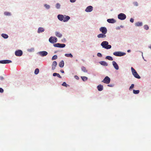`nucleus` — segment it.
<instances>
[{"label":"nucleus","instance_id":"nucleus-1","mask_svg":"<svg viewBox=\"0 0 151 151\" xmlns=\"http://www.w3.org/2000/svg\"><path fill=\"white\" fill-rule=\"evenodd\" d=\"M57 18L58 19L61 21H63L64 22H68L70 19V17L65 15L59 14L57 15Z\"/></svg>","mask_w":151,"mask_h":151},{"label":"nucleus","instance_id":"nucleus-2","mask_svg":"<svg viewBox=\"0 0 151 151\" xmlns=\"http://www.w3.org/2000/svg\"><path fill=\"white\" fill-rule=\"evenodd\" d=\"M101 45L103 48L106 49H109L111 48V46L109 44L108 42L104 41L101 42Z\"/></svg>","mask_w":151,"mask_h":151},{"label":"nucleus","instance_id":"nucleus-3","mask_svg":"<svg viewBox=\"0 0 151 151\" xmlns=\"http://www.w3.org/2000/svg\"><path fill=\"white\" fill-rule=\"evenodd\" d=\"M131 70L132 74L135 78L137 79H140L141 78L140 76L132 67L131 68Z\"/></svg>","mask_w":151,"mask_h":151},{"label":"nucleus","instance_id":"nucleus-4","mask_svg":"<svg viewBox=\"0 0 151 151\" xmlns=\"http://www.w3.org/2000/svg\"><path fill=\"white\" fill-rule=\"evenodd\" d=\"M113 54L117 57H121L126 55V53L121 51H116L113 52Z\"/></svg>","mask_w":151,"mask_h":151},{"label":"nucleus","instance_id":"nucleus-5","mask_svg":"<svg viewBox=\"0 0 151 151\" xmlns=\"http://www.w3.org/2000/svg\"><path fill=\"white\" fill-rule=\"evenodd\" d=\"M49 41L50 43L54 44L57 42L58 39L55 37L51 36L49 39Z\"/></svg>","mask_w":151,"mask_h":151},{"label":"nucleus","instance_id":"nucleus-6","mask_svg":"<svg viewBox=\"0 0 151 151\" xmlns=\"http://www.w3.org/2000/svg\"><path fill=\"white\" fill-rule=\"evenodd\" d=\"M126 17V15L123 13H120L118 15V19L121 20L125 19Z\"/></svg>","mask_w":151,"mask_h":151},{"label":"nucleus","instance_id":"nucleus-7","mask_svg":"<svg viewBox=\"0 0 151 151\" xmlns=\"http://www.w3.org/2000/svg\"><path fill=\"white\" fill-rule=\"evenodd\" d=\"M48 54L47 52L45 51H40L37 53V55L42 57H44L47 56Z\"/></svg>","mask_w":151,"mask_h":151},{"label":"nucleus","instance_id":"nucleus-8","mask_svg":"<svg viewBox=\"0 0 151 151\" xmlns=\"http://www.w3.org/2000/svg\"><path fill=\"white\" fill-rule=\"evenodd\" d=\"M110 81L111 79L108 76H106L101 81V82L106 84H108L110 83Z\"/></svg>","mask_w":151,"mask_h":151},{"label":"nucleus","instance_id":"nucleus-9","mask_svg":"<svg viewBox=\"0 0 151 151\" xmlns=\"http://www.w3.org/2000/svg\"><path fill=\"white\" fill-rule=\"evenodd\" d=\"M53 46L55 47L63 48L65 47L66 45L64 44L56 43L53 44Z\"/></svg>","mask_w":151,"mask_h":151},{"label":"nucleus","instance_id":"nucleus-10","mask_svg":"<svg viewBox=\"0 0 151 151\" xmlns=\"http://www.w3.org/2000/svg\"><path fill=\"white\" fill-rule=\"evenodd\" d=\"M23 54V51L21 50H18L15 52V55L17 56H21Z\"/></svg>","mask_w":151,"mask_h":151},{"label":"nucleus","instance_id":"nucleus-11","mask_svg":"<svg viewBox=\"0 0 151 151\" xmlns=\"http://www.w3.org/2000/svg\"><path fill=\"white\" fill-rule=\"evenodd\" d=\"M99 31L102 33L106 34L107 32V30L106 27H101L99 28Z\"/></svg>","mask_w":151,"mask_h":151},{"label":"nucleus","instance_id":"nucleus-12","mask_svg":"<svg viewBox=\"0 0 151 151\" xmlns=\"http://www.w3.org/2000/svg\"><path fill=\"white\" fill-rule=\"evenodd\" d=\"M93 10V7L91 6H87L86 9L85 11L87 12H90Z\"/></svg>","mask_w":151,"mask_h":151},{"label":"nucleus","instance_id":"nucleus-13","mask_svg":"<svg viewBox=\"0 0 151 151\" xmlns=\"http://www.w3.org/2000/svg\"><path fill=\"white\" fill-rule=\"evenodd\" d=\"M112 64L114 68L116 70L119 69V66L118 64L114 61L112 62Z\"/></svg>","mask_w":151,"mask_h":151},{"label":"nucleus","instance_id":"nucleus-14","mask_svg":"<svg viewBox=\"0 0 151 151\" xmlns=\"http://www.w3.org/2000/svg\"><path fill=\"white\" fill-rule=\"evenodd\" d=\"M57 65V63L56 61H53L52 65V70H54L56 68Z\"/></svg>","mask_w":151,"mask_h":151},{"label":"nucleus","instance_id":"nucleus-15","mask_svg":"<svg viewBox=\"0 0 151 151\" xmlns=\"http://www.w3.org/2000/svg\"><path fill=\"white\" fill-rule=\"evenodd\" d=\"M107 21L109 23L114 24L116 22V20L114 18H111L107 19Z\"/></svg>","mask_w":151,"mask_h":151},{"label":"nucleus","instance_id":"nucleus-16","mask_svg":"<svg viewBox=\"0 0 151 151\" xmlns=\"http://www.w3.org/2000/svg\"><path fill=\"white\" fill-rule=\"evenodd\" d=\"M97 37L98 38H105L106 37V35L105 34L102 33L98 35L97 36Z\"/></svg>","mask_w":151,"mask_h":151},{"label":"nucleus","instance_id":"nucleus-17","mask_svg":"<svg viewBox=\"0 0 151 151\" xmlns=\"http://www.w3.org/2000/svg\"><path fill=\"white\" fill-rule=\"evenodd\" d=\"M97 88L98 90L99 91H101L104 89L103 86L101 84L98 85L97 86Z\"/></svg>","mask_w":151,"mask_h":151},{"label":"nucleus","instance_id":"nucleus-18","mask_svg":"<svg viewBox=\"0 0 151 151\" xmlns=\"http://www.w3.org/2000/svg\"><path fill=\"white\" fill-rule=\"evenodd\" d=\"M45 31L44 29L42 27H39L38 28L37 32L38 33H40Z\"/></svg>","mask_w":151,"mask_h":151},{"label":"nucleus","instance_id":"nucleus-19","mask_svg":"<svg viewBox=\"0 0 151 151\" xmlns=\"http://www.w3.org/2000/svg\"><path fill=\"white\" fill-rule=\"evenodd\" d=\"M55 36L61 38L62 36V34L60 33L58 31H56L55 32Z\"/></svg>","mask_w":151,"mask_h":151},{"label":"nucleus","instance_id":"nucleus-20","mask_svg":"<svg viewBox=\"0 0 151 151\" xmlns=\"http://www.w3.org/2000/svg\"><path fill=\"white\" fill-rule=\"evenodd\" d=\"M99 63L101 65L104 66H107L108 65V63L105 61H101L99 62Z\"/></svg>","mask_w":151,"mask_h":151},{"label":"nucleus","instance_id":"nucleus-21","mask_svg":"<svg viewBox=\"0 0 151 151\" xmlns=\"http://www.w3.org/2000/svg\"><path fill=\"white\" fill-rule=\"evenodd\" d=\"M135 25L136 27H141L143 25V23L141 22H138L135 23Z\"/></svg>","mask_w":151,"mask_h":151},{"label":"nucleus","instance_id":"nucleus-22","mask_svg":"<svg viewBox=\"0 0 151 151\" xmlns=\"http://www.w3.org/2000/svg\"><path fill=\"white\" fill-rule=\"evenodd\" d=\"M4 15L6 16H11L12 15V14L11 12L6 11L4 12Z\"/></svg>","mask_w":151,"mask_h":151},{"label":"nucleus","instance_id":"nucleus-23","mask_svg":"<svg viewBox=\"0 0 151 151\" xmlns=\"http://www.w3.org/2000/svg\"><path fill=\"white\" fill-rule=\"evenodd\" d=\"M1 35L4 39H7L9 37L8 35L6 34L2 33L1 34Z\"/></svg>","mask_w":151,"mask_h":151},{"label":"nucleus","instance_id":"nucleus-24","mask_svg":"<svg viewBox=\"0 0 151 151\" xmlns=\"http://www.w3.org/2000/svg\"><path fill=\"white\" fill-rule=\"evenodd\" d=\"M64 61L61 60L59 63V66L60 68H63L64 66Z\"/></svg>","mask_w":151,"mask_h":151},{"label":"nucleus","instance_id":"nucleus-25","mask_svg":"<svg viewBox=\"0 0 151 151\" xmlns=\"http://www.w3.org/2000/svg\"><path fill=\"white\" fill-rule=\"evenodd\" d=\"M52 76H54V77L57 76V77H58V78H62V77L60 75L59 73H53V74H52Z\"/></svg>","mask_w":151,"mask_h":151},{"label":"nucleus","instance_id":"nucleus-26","mask_svg":"<svg viewBox=\"0 0 151 151\" xmlns=\"http://www.w3.org/2000/svg\"><path fill=\"white\" fill-rule=\"evenodd\" d=\"M61 5L59 3H57L55 4V8L58 9H59L60 8Z\"/></svg>","mask_w":151,"mask_h":151},{"label":"nucleus","instance_id":"nucleus-27","mask_svg":"<svg viewBox=\"0 0 151 151\" xmlns=\"http://www.w3.org/2000/svg\"><path fill=\"white\" fill-rule=\"evenodd\" d=\"M44 6L45 7V9L47 10L51 8L50 6L47 4H45L44 5Z\"/></svg>","mask_w":151,"mask_h":151},{"label":"nucleus","instance_id":"nucleus-28","mask_svg":"<svg viewBox=\"0 0 151 151\" xmlns=\"http://www.w3.org/2000/svg\"><path fill=\"white\" fill-rule=\"evenodd\" d=\"M105 59H107L109 60H111V61H112L113 60V59L112 58V57L110 56H106L105 58Z\"/></svg>","mask_w":151,"mask_h":151},{"label":"nucleus","instance_id":"nucleus-29","mask_svg":"<svg viewBox=\"0 0 151 151\" xmlns=\"http://www.w3.org/2000/svg\"><path fill=\"white\" fill-rule=\"evenodd\" d=\"M81 70L84 73H87L88 72V70H86V68L83 66L82 67Z\"/></svg>","mask_w":151,"mask_h":151},{"label":"nucleus","instance_id":"nucleus-30","mask_svg":"<svg viewBox=\"0 0 151 151\" xmlns=\"http://www.w3.org/2000/svg\"><path fill=\"white\" fill-rule=\"evenodd\" d=\"M81 78L83 81H86L88 79V78L86 76H81Z\"/></svg>","mask_w":151,"mask_h":151},{"label":"nucleus","instance_id":"nucleus-31","mask_svg":"<svg viewBox=\"0 0 151 151\" xmlns=\"http://www.w3.org/2000/svg\"><path fill=\"white\" fill-rule=\"evenodd\" d=\"M12 63V61L10 60H4V64H8Z\"/></svg>","mask_w":151,"mask_h":151},{"label":"nucleus","instance_id":"nucleus-32","mask_svg":"<svg viewBox=\"0 0 151 151\" xmlns=\"http://www.w3.org/2000/svg\"><path fill=\"white\" fill-rule=\"evenodd\" d=\"M65 56L67 57H70L72 58L73 57V56L71 53H70L69 54H65Z\"/></svg>","mask_w":151,"mask_h":151},{"label":"nucleus","instance_id":"nucleus-33","mask_svg":"<svg viewBox=\"0 0 151 151\" xmlns=\"http://www.w3.org/2000/svg\"><path fill=\"white\" fill-rule=\"evenodd\" d=\"M139 92V90H135L134 89H133V93L134 94H138Z\"/></svg>","mask_w":151,"mask_h":151},{"label":"nucleus","instance_id":"nucleus-34","mask_svg":"<svg viewBox=\"0 0 151 151\" xmlns=\"http://www.w3.org/2000/svg\"><path fill=\"white\" fill-rule=\"evenodd\" d=\"M39 72V69L38 68H37L35 69V70L34 73L35 75L38 74Z\"/></svg>","mask_w":151,"mask_h":151},{"label":"nucleus","instance_id":"nucleus-35","mask_svg":"<svg viewBox=\"0 0 151 151\" xmlns=\"http://www.w3.org/2000/svg\"><path fill=\"white\" fill-rule=\"evenodd\" d=\"M27 50L29 52H33L34 51V48L33 47H32L30 49H28Z\"/></svg>","mask_w":151,"mask_h":151},{"label":"nucleus","instance_id":"nucleus-36","mask_svg":"<svg viewBox=\"0 0 151 151\" xmlns=\"http://www.w3.org/2000/svg\"><path fill=\"white\" fill-rule=\"evenodd\" d=\"M134 84H132L130 86L129 90L130 91H132L133 88H134Z\"/></svg>","mask_w":151,"mask_h":151},{"label":"nucleus","instance_id":"nucleus-37","mask_svg":"<svg viewBox=\"0 0 151 151\" xmlns=\"http://www.w3.org/2000/svg\"><path fill=\"white\" fill-rule=\"evenodd\" d=\"M58 58V56L57 55H53L51 59L52 60H54L57 59Z\"/></svg>","mask_w":151,"mask_h":151},{"label":"nucleus","instance_id":"nucleus-38","mask_svg":"<svg viewBox=\"0 0 151 151\" xmlns=\"http://www.w3.org/2000/svg\"><path fill=\"white\" fill-rule=\"evenodd\" d=\"M144 28L146 30H147L149 29V26L145 24L144 26Z\"/></svg>","mask_w":151,"mask_h":151},{"label":"nucleus","instance_id":"nucleus-39","mask_svg":"<svg viewBox=\"0 0 151 151\" xmlns=\"http://www.w3.org/2000/svg\"><path fill=\"white\" fill-rule=\"evenodd\" d=\"M62 85L65 86L66 87H67L68 86H69V85L67 84L65 82H63V83L62 84Z\"/></svg>","mask_w":151,"mask_h":151},{"label":"nucleus","instance_id":"nucleus-40","mask_svg":"<svg viewBox=\"0 0 151 151\" xmlns=\"http://www.w3.org/2000/svg\"><path fill=\"white\" fill-rule=\"evenodd\" d=\"M133 4L135 6H138V4L137 1H135L133 2Z\"/></svg>","mask_w":151,"mask_h":151},{"label":"nucleus","instance_id":"nucleus-41","mask_svg":"<svg viewBox=\"0 0 151 151\" xmlns=\"http://www.w3.org/2000/svg\"><path fill=\"white\" fill-rule=\"evenodd\" d=\"M97 55L98 57H101L102 56V54L101 53H100V52L98 53H97Z\"/></svg>","mask_w":151,"mask_h":151},{"label":"nucleus","instance_id":"nucleus-42","mask_svg":"<svg viewBox=\"0 0 151 151\" xmlns=\"http://www.w3.org/2000/svg\"><path fill=\"white\" fill-rule=\"evenodd\" d=\"M4 89L1 88H0V93H3L4 92Z\"/></svg>","mask_w":151,"mask_h":151},{"label":"nucleus","instance_id":"nucleus-43","mask_svg":"<svg viewBox=\"0 0 151 151\" xmlns=\"http://www.w3.org/2000/svg\"><path fill=\"white\" fill-rule=\"evenodd\" d=\"M66 39L65 38H64L63 39H62L61 41L63 42H66Z\"/></svg>","mask_w":151,"mask_h":151},{"label":"nucleus","instance_id":"nucleus-44","mask_svg":"<svg viewBox=\"0 0 151 151\" xmlns=\"http://www.w3.org/2000/svg\"><path fill=\"white\" fill-rule=\"evenodd\" d=\"M130 21L132 23H133L134 22V19L133 18H131L130 19Z\"/></svg>","mask_w":151,"mask_h":151},{"label":"nucleus","instance_id":"nucleus-45","mask_svg":"<svg viewBox=\"0 0 151 151\" xmlns=\"http://www.w3.org/2000/svg\"><path fill=\"white\" fill-rule=\"evenodd\" d=\"M74 77L77 80H78L79 79L78 77L76 75Z\"/></svg>","mask_w":151,"mask_h":151},{"label":"nucleus","instance_id":"nucleus-46","mask_svg":"<svg viewBox=\"0 0 151 151\" xmlns=\"http://www.w3.org/2000/svg\"><path fill=\"white\" fill-rule=\"evenodd\" d=\"M0 63L4 64V60H0Z\"/></svg>","mask_w":151,"mask_h":151},{"label":"nucleus","instance_id":"nucleus-47","mask_svg":"<svg viewBox=\"0 0 151 151\" xmlns=\"http://www.w3.org/2000/svg\"><path fill=\"white\" fill-rule=\"evenodd\" d=\"M76 1V0H70V1L71 3H74Z\"/></svg>","mask_w":151,"mask_h":151},{"label":"nucleus","instance_id":"nucleus-48","mask_svg":"<svg viewBox=\"0 0 151 151\" xmlns=\"http://www.w3.org/2000/svg\"><path fill=\"white\" fill-rule=\"evenodd\" d=\"M107 86L109 87H113L114 86V85L113 84H108L107 85Z\"/></svg>","mask_w":151,"mask_h":151},{"label":"nucleus","instance_id":"nucleus-49","mask_svg":"<svg viewBox=\"0 0 151 151\" xmlns=\"http://www.w3.org/2000/svg\"><path fill=\"white\" fill-rule=\"evenodd\" d=\"M0 79L1 81H3L4 79V78L2 76H0Z\"/></svg>","mask_w":151,"mask_h":151},{"label":"nucleus","instance_id":"nucleus-50","mask_svg":"<svg viewBox=\"0 0 151 151\" xmlns=\"http://www.w3.org/2000/svg\"><path fill=\"white\" fill-rule=\"evenodd\" d=\"M116 30H119L120 29V27L118 26L116 28Z\"/></svg>","mask_w":151,"mask_h":151},{"label":"nucleus","instance_id":"nucleus-51","mask_svg":"<svg viewBox=\"0 0 151 151\" xmlns=\"http://www.w3.org/2000/svg\"><path fill=\"white\" fill-rule=\"evenodd\" d=\"M139 52H141V53H142V57L143 59H144V60H145V61H146V60H145L144 59V57H143V52H141V51H139Z\"/></svg>","mask_w":151,"mask_h":151},{"label":"nucleus","instance_id":"nucleus-52","mask_svg":"<svg viewBox=\"0 0 151 151\" xmlns=\"http://www.w3.org/2000/svg\"><path fill=\"white\" fill-rule=\"evenodd\" d=\"M60 72L62 73H64V70H60Z\"/></svg>","mask_w":151,"mask_h":151},{"label":"nucleus","instance_id":"nucleus-53","mask_svg":"<svg viewBox=\"0 0 151 151\" xmlns=\"http://www.w3.org/2000/svg\"><path fill=\"white\" fill-rule=\"evenodd\" d=\"M148 48L151 50V44L148 46Z\"/></svg>","mask_w":151,"mask_h":151},{"label":"nucleus","instance_id":"nucleus-54","mask_svg":"<svg viewBox=\"0 0 151 151\" xmlns=\"http://www.w3.org/2000/svg\"><path fill=\"white\" fill-rule=\"evenodd\" d=\"M131 50H127V52H129H129H131Z\"/></svg>","mask_w":151,"mask_h":151},{"label":"nucleus","instance_id":"nucleus-55","mask_svg":"<svg viewBox=\"0 0 151 151\" xmlns=\"http://www.w3.org/2000/svg\"><path fill=\"white\" fill-rule=\"evenodd\" d=\"M120 28H123L124 27V26L122 25H120Z\"/></svg>","mask_w":151,"mask_h":151}]
</instances>
